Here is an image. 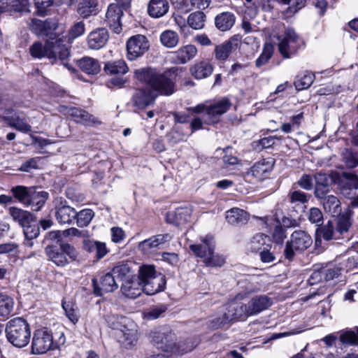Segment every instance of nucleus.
<instances>
[{
  "instance_id": "f257e3e1",
  "label": "nucleus",
  "mask_w": 358,
  "mask_h": 358,
  "mask_svg": "<svg viewBox=\"0 0 358 358\" xmlns=\"http://www.w3.org/2000/svg\"><path fill=\"white\" fill-rule=\"evenodd\" d=\"M136 78L149 85L155 95H171L175 90V83L170 71L163 73L151 68L141 69L135 71Z\"/></svg>"
},
{
  "instance_id": "f03ea898",
  "label": "nucleus",
  "mask_w": 358,
  "mask_h": 358,
  "mask_svg": "<svg viewBox=\"0 0 358 358\" xmlns=\"http://www.w3.org/2000/svg\"><path fill=\"white\" fill-rule=\"evenodd\" d=\"M6 334L8 341L12 345L21 348L29 343L31 329L24 319L16 317L8 322L6 327Z\"/></svg>"
},
{
  "instance_id": "7ed1b4c3",
  "label": "nucleus",
  "mask_w": 358,
  "mask_h": 358,
  "mask_svg": "<svg viewBox=\"0 0 358 358\" xmlns=\"http://www.w3.org/2000/svg\"><path fill=\"white\" fill-rule=\"evenodd\" d=\"M248 317H250V314L247 304L237 301H232L226 305L223 318L222 320L217 318L213 320L211 327L217 329L224 327L230 322L238 320H244Z\"/></svg>"
},
{
  "instance_id": "20e7f679",
  "label": "nucleus",
  "mask_w": 358,
  "mask_h": 358,
  "mask_svg": "<svg viewBox=\"0 0 358 358\" xmlns=\"http://www.w3.org/2000/svg\"><path fill=\"white\" fill-rule=\"evenodd\" d=\"M312 243V238L306 231H294L290 236V240L286 243L284 250L285 257L289 261L292 260L296 252L304 251L311 245Z\"/></svg>"
},
{
  "instance_id": "39448f33",
  "label": "nucleus",
  "mask_w": 358,
  "mask_h": 358,
  "mask_svg": "<svg viewBox=\"0 0 358 358\" xmlns=\"http://www.w3.org/2000/svg\"><path fill=\"white\" fill-rule=\"evenodd\" d=\"M278 50L284 58H290L299 48V37L292 28H287L283 35L278 36Z\"/></svg>"
},
{
  "instance_id": "423d86ee",
  "label": "nucleus",
  "mask_w": 358,
  "mask_h": 358,
  "mask_svg": "<svg viewBox=\"0 0 358 358\" xmlns=\"http://www.w3.org/2000/svg\"><path fill=\"white\" fill-rule=\"evenodd\" d=\"M53 347V336L46 328L36 330L31 343V353L41 355L47 352Z\"/></svg>"
},
{
  "instance_id": "0eeeda50",
  "label": "nucleus",
  "mask_w": 358,
  "mask_h": 358,
  "mask_svg": "<svg viewBox=\"0 0 358 358\" xmlns=\"http://www.w3.org/2000/svg\"><path fill=\"white\" fill-rule=\"evenodd\" d=\"M59 111L66 115L71 116L77 123L85 126H94L101 124V122L97 117L80 108L60 106Z\"/></svg>"
},
{
  "instance_id": "6e6552de",
  "label": "nucleus",
  "mask_w": 358,
  "mask_h": 358,
  "mask_svg": "<svg viewBox=\"0 0 358 358\" xmlns=\"http://www.w3.org/2000/svg\"><path fill=\"white\" fill-rule=\"evenodd\" d=\"M149 48V41L145 36L137 34L131 36L127 42L128 59L135 60L147 52Z\"/></svg>"
},
{
  "instance_id": "1a4fd4ad",
  "label": "nucleus",
  "mask_w": 358,
  "mask_h": 358,
  "mask_svg": "<svg viewBox=\"0 0 358 358\" xmlns=\"http://www.w3.org/2000/svg\"><path fill=\"white\" fill-rule=\"evenodd\" d=\"M6 114L3 120L10 127L23 133L31 131V127L23 113L9 108L6 110Z\"/></svg>"
},
{
  "instance_id": "9d476101",
  "label": "nucleus",
  "mask_w": 358,
  "mask_h": 358,
  "mask_svg": "<svg viewBox=\"0 0 358 358\" xmlns=\"http://www.w3.org/2000/svg\"><path fill=\"white\" fill-rule=\"evenodd\" d=\"M126 327L122 328L118 333V341L126 348L135 345L138 339V326L132 320L125 321Z\"/></svg>"
},
{
  "instance_id": "9b49d317",
  "label": "nucleus",
  "mask_w": 358,
  "mask_h": 358,
  "mask_svg": "<svg viewBox=\"0 0 358 358\" xmlns=\"http://www.w3.org/2000/svg\"><path fill=\"white\" fill-rule=\"evenodd\" d=\"M48 58L52 62L59 60L64 65H66L65 60L70 55L69 49L59 39L48 41Z\"/></svg>"
},
{
  "instance_id": "f8f14e48",
  "label": "nucleus",
  "mask_w": 358,
  "mask_h": 358,
  "mask_svg": "<svg viewBox=\"0 0 358 358\" xmlns=\"http://www.w3.org/2000/svg\"><path fill=\"white\" fill-rule=\"evenodd\" d=\"M169 234H160L144 240L138 243V248L143 254H150L158 250L160 245L171 241Z\"/></svg>"
},
{
  "instance_id": "ddd939ff",
  "label": "nucleus",
  "mask_w": 358,
  "mask_h": 358,
  "mask_svg": "<svg viewBox=\"0 0 358 358\" xmlns=\"http://www.w3.org/2000/svg\"><path fill=\"white\" fill-rule=\"evenodd\" d=\"M113 275L108 273L103 275L98 282L96 279L92 280L94 293L96 296H102L104 293L112 292L118 287L117 283Z\"/></svg>"
},
{
  "instance_id": "4468645a",
  "label": "nucleus",
  "mask_w": 358,
  "mask_h": 358,
  "mask_svg": "<svg viewBox=\"0 0 358 358\" xmlns=\"http://www.w3.org/2000/svg\"><path fill=\"white\" fill-rule=\"evenodd\" d=\"M123 13L117 3H110L108 7L105 22L116 34H120L122 31L121 18Z\"/></svg>"
},
{
  "instance_id": "2eb2a0df",
  "label": "nucleus",
  "mask_w": 358,
  "mask_h": 358,
  "mask_svg": "<svg viewBox=\"0 0 358 358\" xmlns=\"http://www.w3.org/2000/svg\"><path fill=\"white\" fill-rule=\"evenodd\" d=\"M30 29L38 36H50L57 28V22L52 20L45 21L32 18L28 23Z\"/></svg>"
},
{
  "instance_id": "dca6fc26",
  "label": "nucleus",
  "mask_w": 358,
  "mask_h": 358,
  "mask_svg": "<svg viewBox=\"0 0 358 358\" xmlns=\"http://www.w3.org/2000/svg\"><path fill=\"white\" fill-rule=\"evenodd\" d=\"M201 241L199 244L190 245L189 248L196 257L203 260L214 251L215 243L212 236H206Z\"/></svg>"
},
{
  "instance_id": "f3484780",
  "label": "nucleus",
  "mask_w": 358,
  "mask_h": 358,
  "mask_svg": "<svg viewBox=\"0 0 358 358\" xmlns=\"http://www.w3.org/2000/svg\"><path fill=\"white\" fill-rule=\"evenodd\" d=\"M231 103L227 99H223L207 108V118L206 122L208 123H215L217 122V117L227 113L230 108Z\"/></svg>"
},
{
  "instance_id": "a211bd4d",
  "label": "nucleus",
  "mask_w": 358,
  "mask_h": 358,
  "mask_svg": "<svg viewBox=\"0 0 358 358\" xmlns=\"http://www.w3.org/2000/svg\"><path fill=\"white\" fill-rule=\"evenodd\" d=\"M272 305V300L266 295L253 296L247 303L250 316L257 315Z\"/></svg>"
},
{
  "instance_id": "6ab92c4d",
  "label": "nucleus",
  "mask_w": 358,
  "mask_h": 358,
  "mask_svg": "<svg viewBox=\"0 0 358 358\" xmlns=\"http://www.w3.org/2000/svg\"><path fill=\"white\" fill-rule=\"evenodd\" d=\"M238 36H234L223 43L216 45L215 48V57L217 60L225 61L233 50H236L239 44Z\"/></svg>"
},
{
  "instance_id": "aec40b11",
  "label": "nucleus",
  "mask_w": 358,
  "mask_h": 358,
  "mask_svg": "<svg viewBox=\"0 0 358 358\" xmlns=\"http://www.w3.org/2000/svg\"><path fill=\"white\" fill-rule=\"evenodd\" d=\"M108 31L104 28L96 29L87 36V45L90 49L99 50L105 46L108 40Z\"/></svg>"
},
{
  "instance_id": "412c9836",
  "label": "nucleus",
  "mask_w": 358,
  "mask_h": 358,
  "mask_svg": "<svg viewBox=\"0 0 358 358\" xmlns=\"http://www.w3.org/2000/svg\"><path fill=\"white\" fill-rule=\"evenodd\" d=\"M353 212L348 209L343 214L337 216V222L336 227V233L340 236V238H346L349 240V230L352 226L351 217Z\"/></svg>"
},
{
  "instance_id": "4be33fe9",
  "label": "nucleus",
  "mask_w": 358,
  "mask_h": 358,
  "mask_svg": "<svg viewBox=\"0 0 358 358\" xmlns=\"http://www.w3.org/2000/svg\"><path fill=\"white\" fill-rule=\"evenodd\" d=\"M197 48L195 45L188 44L180 47L176 51L173 52L175 63L178 64H185L197 55Z\"/></svg>"
},
{
  "instance_id": "5701e85b",
  "label": "nucleus",
  "mask_w": 358,
  "mask_h": 358,
  "mask_svg": "<svg viewBox=\"0 0 358 358\" xmlns=\"http://www.w3.org/2000/svg\"><path fill=\"white\" fill-rule=\"evenodd\" d=\"M48 198V192L37 191L34 187H30L29 194L26 205L31 206L33 210L38 211L44 206Z\"/></svg>"
},
{
  "instance_id": "b1692460",
  "label": "nucleus",
  "mask_w": 358,
  "mask_h": 358,
  "mask_svg": "<svg viewBox=\"0 0 358 358\" xmlns=\"http://www.w3.org/2000/svg\"><path fill=\"white\" fill-rule=\"evenodd\" d=\"M166 278L161 273L150 278V280L143 284V292L147 295H154L165 288Z\"/></svg>"
},
{
  "instance_id": "393cba45",
  "label": "nucleus",
  "mask_w": 358,
  "mask_h": 358,
  "mask_svg": "<svg viewBox=\"0 0 358 358\" xmlns=\"http://www.w3.org/2000/svg\"><path fill=\"white\" fill-rule=\"evenodd\" d=\"M121 291L125 296L135 299L141 295V292L143 291V287L138 279L131 278L122 282Z\"/></svg>"
},
{
  "instance_id": "a878e982",
  "label": "nucleus",
  "mask_w": 358,
  "mask_h": 358,
  "mask_svg": "<svg viewBox=\"0 0 358 358\" xmlns=\"http://www.w3.org/2000/svg\"><path fill=\"white\" fill-rule=\"evenodd\" d=\"M83 244L84 250L88 252L94 253L97 259L103 258L108 252L106 245L103 242L85 239Z\"/></svg>"
},
{
  "instance_id": "bb28decb",
  "label": "nucleus",
  "mask_w": 358,
  "mask_h": 358,
  "mask_svg": "<svg viewBox=\"0 0 358 358\" xmlns=\"http://www.w3.org/2000/svg\"><path fill=\"white\" fill-rule=\"evenodd\" d=\"M160 349L165 352L171 353L182 355L192 350V348H182L181 345H178L176 343V336L171 331L166 337L164 339V343H162Z\"/></svg>"
},
{
  "instance_id": "cd10ccee",
  "label": "nucleus",
  "mask_w": 358,
  "mask_h": 358,
  "mask_svg": "<svg viewBox=\"0 0 358 358\" xmlns=\"http://www.w3.org/2000/svg\"><path fill=\"white\" fill-rule=\"evenodd\" d=\"M9 213L13 220L18 222L22 227L35 222L34 216L30 212L21 208L14 206L10 207Z\"/></svg>"
},
{
  "instance_id": "c85d7f7f",
  "label": "nucleus",
  "mask_w": 358,
  "mask_h": 358,
  "mask_svg": "<svg viewBox=\"0 0 358 358\" xmlns=\"http://www.w3.org/2000/svg\"><path fill=\"white\" fill-rule=\"evenodd\" d=\"M169 9L168 0H150L148 6L150 16L159 18L167 13Z\"/></svg>"
},
{
  "instance_id": "c756f323",
  "label": "nucleus",
  "mask_w": 358,
  "mask_h": 358,
  "mask_svg": "<svg viewBox=\"0 0 358 358\" xmlns=\"http://www.w3.org/2000/svg\"><path fill=\"white\" fill-rule=\"evenodd\" d=\"M152 92H147L145 90H138L135 92L132 97L134 105L138 108H143L151 104L156 99Z\"/></svg>"
},
{
  "instance_id": "7c9ffc66",
  "label": "nucleus",
  "mask_w": 358,
  "mask_h": 358,
  "mask_svg": "<svg viewBox=\"0 0 358 358\" xmlns=\"http://www.w3.org/2000/svg\"><path fill=\"white\" fill-rule=\"evenodd\" d=\"M213 71V65L207 61H201L194 64L190 68L192 76L196 79H203L210 76Z\"/></svg>"
},
{
  "instance_id": "2f4dec72",
  "label": "nucleus",
  "mask_w": 358,
  "mask_h": 358,
  "mask_svg": "<svg viewBox=\"0 0 358 358\" xmlns=\"http://www.w3.org/2000/svg\"><path fill=\"white\" fill-rule=\"evenodd\" d=\"M266 247H270V238L262 233L255 234L247 245L248 250L252 252H260Z\"/></svg>"
},
{
  "instance_id": "473e14b6",
  "label": "nucleus",
  "mask_w": 358,
  "mask_h": 358,
  "mask_svg": "<svg viewBox=\"0 0 358 358\" xmlns=\"http://www.w3.org/2000/svg\"><path fill=\"white\" fill-rule=\"evenodd\" d=\"M77 64L82 71L89 75H96L101 70L99 62L90 57H84L78 60Z\"/></svg>"
},
{
  "instance_id": "72a5a7b5",
  "label": "nucleus",
  "mask_w": 358,
  "mask_h": 358,
  "mask_svg": "<svg viewBox=\"0 0 358 358\" xmlns=\"http://www.w3.org/2000/svg\"><path fill=\"white\" fill-rule=\"evenodd\" d=\"M55 217L60 224H70L76 217V211L69 206L56 208Z\"/></svg>"
},
{
  "instance_id": "f704fd0d",
  "label": "nucleus",
  "mask_w": 358,
  "mask_h": 358,
  "mask_svg": "<svg viewBox=\"0 0 358 358\" xmlns=\"http://www.w3.org/2000/svg\"><path fill=\"white\" fill-rule=\"evenodd\" d=\"M48 259L58 266H64L68 264L66 255L63 254L61 248L55 245H47L45 248Z\"/></svg>"
},
{
  "instance_id": "c9c22d12",
  "label": "nucleus",
  "mask_w": 358,
  "mask_h": 358,
  "mask_svg": "<svg viewBox=\"0 0 358 358\" xmlns=\"http://www.w3.org/2000/svg\"><path fill=\"white\" fill-rule=\"evenodd\" d=\"M235 21V15L230 12L222 13L215 18L216 27L222 31L229 30L234 26Z\"/></svg>"
},
{
  "instance_id": "e433bc0d",
  "label": "nucleus",
  "mask_w": 358,
  "mask_h": 358,
  "mask_svg": "<svg viewBox=\"0 0 358 358\" xmlns=\"http://www.w3.org/2000/svg\"><path fill=\"white\" fill-rule=\"evenodd\" d=\"M324 210L334 217L341 214L342 207L340 200L334 195L329 194L322 200Z\"/></svg>"
},
{
  "instance_id": "4c0bfd02",
  "label": "nucleus",
  "mask_w": 358,
  "mask_h": 358,
  "mask_svg": "<svg viewBox=\"0 0 358 358\" xmlns=\"http://www.w3.org/2000/svg\"><path fill=\"white\" fill-rule=\"evenodd\" d=\"M77 11L83 18H87L98 13L96 0H82L78 6Z\"/></svg>"
},
{
  "instance_id": "58836bf2",
  "label": "nucleus",
  "mask_w": 358,
  "mask_h": 358,
  "mask_svg": "<svg viewBox=\"0 0 358 358\" xmlns=\"http://www.w3.org/2000/svg\"><path fill=\"white\" fill-rule=\"evenodd\" d=\"M273 164L269 161L263 159L256 162L250 169L248 175H251L257 180H262L265 173L272 169Z\"/></svg>"
},
{
  "instance_id": "ea45409f",
  "label": "nucleus",
  "mask_w": 358,
  "mask_h": 358,
  "mask_svg": "<svg viewBox=\"0 0 358 358\" xmlns=\"http://www.w3.org/2000/svg\"><path fill=\"white\" fill-rule=\"evenodd\" d=\"M226 220L231 224H244L248 220V214L242 209L233 208L226 212Z\"/></svg>"
},
{
  "instance_id": "a19ab883",
  "label": "nucleus",
  "mask_w": 358,
  "mask_h": 358,
  "mask_svg": "<svg viewBox=\"0 0 358 358\" xmlns=\"http://www.w3.org/2000/svg\"><path fill=\"white\" fill-rule=\"evenodd\" d=\"M159 39L162 45L167 48H173L176 47L180 42L178 34L171 29L164 31L160 34Z\"/></svg>"
},
{
  "instance_id": "79ce46f5",
  "label": "nucleus",
  "mask_w": 358,
  "mask_h": 358,
  "mask_svg": "<svg viewBox=\"0 0 358 358\" xmlns=\"http://www.w3.org/2000/svg\"><path fill=\"white\" fill-rule=\"evenodd\" d=\"M338 339L344 346L358 345V334L351 329H343L339 331Z\"/></svg>"
},
{
  "instance_id": "37998d69",
  "label": "nucleus",
  "mask_w": 358,
  "mask_h": 358,
  "mask_svg": "<svg viewBox=\"0 0 358 358\" xmlns=\"http://www.w3.org/2000/svg\"><path fill=\"white\" fill-rule=\"evenodd\" d=\"M15 302L13 299L3 293H0V316L8 317L13 312Z\"/></svg>"
},
{
  "instance_id": "c03bdc74",
  "label": "nucleus",
  "mask_w": 358,
  "mask_h": 358,
  "mask_svg": "<svg viewBox=\"0 0 358 358\" xmlns=\"http://www.w3.org/2000/svg\"><path fill=\"white\" fill-rule=\"evenodd\" d=\"M128 69L126 62L122 59L108 62L104 66L105 71L110 74H125Z\"/></svg>"
},
{
  "instance_id": "a18cd8bd",
  "label": "nucleus",
  "mask_w": 358,
  "mask_h": 358,
  "mask_svg": "<svg viewBox=\"0 0 358 358\" xmlns=\"http://www.w3.org/2000/svg\"><path fill=\"white\" fill-rule=\"evenodd\" d=\"M315 185H330L329 180L334 183H338L341 180V176L338 172L333 171L329 175L324 173H317L314 176Z\"/></svg>"
},
{
  "instance_id": "49530a36",
  "label": "nucleus",
  "mask_w": 358,
  "mask_h": 358,
  "mask_svg": "<svg viewBox=\"0 0 358 358\" xmlns=\"http://www.w3.org/2000/svg\"><path fill=\"white\" fill-rule=\"evenodd\" d=\"M206 22V15L201 11L191 13L187 18L189 26L196 30L201 29L204 27Z\"/></svg>"
},
{
  "instance_id": "de8ad7c7",
  "label": "nucleus",
  "mask_w": 358,
  "mask_h": 358,
  "mask_svg": "<svg viewBox=\"0 0 358 358\" xmlns=\"http://www.w3.org/2000/svg\"><path fill=\"white\" fill-rule=\"evenodd\" d=\"M280 3L288 5L289 7L284 11L286 17H290L299 10L305 6L306 0H278Z\"/></svg>"
},
{
  "instance_id": "09e8293b",
  "label": "nucleus",
  "mask_w": 358,
  "mask_h": 358,
  "mask_svg": "<svg viewBox=\"0 0 358 358\" xmlns=\"http://www.w3.org/2000/svg\"><path fill=\"white\" fill-rule=\"evenodd\" d=\"M317 234L326 241L340 239V236L336 234V229L331 222H328L325 225L319 229L317 231Z\"/></svg>"
},
{
  "instance_id": "8fccbe9b",
  "label": "nucleus",
  "mask_w": 358,
  "mask_h": 358,
  "mask_svg": "<svg viewBox=\"0 0 358 358\" xmlns=\"http://www.w3.org/2000/svg\"><path fill=\"white\" fill-rule=\"evenodd\" d=\"M158 274L156 272L154 266L152 265H143L139 268L138 271V281L143 287V284L150 280V278Z\"/></svg>"
},
{
  "instance_id": "3c124183",
  "label": "nucleus",
  "mask_w": 358,
  "mask_h": 358,
  "mask_svg": "<svg viewBox=\"0 0 358 358\" xmlns=\"http://www.w3.org/2000/svg\"><path fill=\"white\" fill-rule=\"evenodd\" d=\"M29 52L34 58H48V41H46L45 45H43L41 42L38 41L34 43L29 48Z\"/></svg>"
},
{
  "instance_id": "603ef678",
  "label": "nucleus",
  "mask_w": 358,
  "mask_h": 358,
  "mask_svg": "<svg viewBox=\"0 0 358 358\" xmlns=\"http://www.w3.org/2000/svg\"><path fill=\"white\" fill-rule=\"evenodd\" d=\"M110 273L113 275L115 278H120L123 282H124L125 280L132 278L131 269L127 264H120L115 266Z\"/></svg>"
},
{
  "instance_id": "864d4df0",
  "label": "nucleus",
  "mask_w": 358,
  "mask_h": 358,
  "mask_svg": "<svg viewBox=\"0 0 358 358\" xmlns=\"http://www.w3.org/2000/svg\"><path fill=\"white\" fill-rule=\"evenodd\" d=\"M273 45L271 43H266L264 45L262 54L255 62L256 66L260 67L266 64L271 58L273 53Z\"/></svg>"
},
{
  "instance_id": "5fc2aeb1",
  "label": "nucleus",
  "mask_w": 358,
  "mask_h": 358,
  "mask_svg": "<svg viewBox=\"0 0 358 358\" xmlns=\"http://www.w3.org/2000/svg\"><path fill=\"white\" fill-rule=\"evenodd\" d=\"M62 308L65 311L66 317L69 320L76 324L78 321L79 315H78V309L76 304L72 302H62Z\"/></svg>"
},
{
  "instance_id": "6e6d98bb",
  "label": "nucleus",
  "mask_w": 358,
  "mask_h": 358,
  "mask_svg": "<svg viewBox=\"0 0 358 358\" xmlns=\"http://www.w3.org/2000/svg\"><path fill=\"white\" fill-rule=\"evenodd\" d=\"M131 320L130 319L120 316L117 315L111 314L108 315L106 317V321L108 325L114 329H117L119 331L122 329L126 327L125 321Z\"/></svg>"
},
{
  "instance_id": "4d7b16f0",
  "label": "nucleus",
  "mask_w": 358,
  "mask_h": 358,
  "mask_svg": "<svg viewBox=\"0 0 358 358\" xmlns=\"http://www.w3.org/2000/svg\"><path fill=\"white\" fill-rule=\"evenodd\" d=\"M203 263L208 267H220L224 264L225 258L223 255L215 253L213 251L203 260Z\"/></svg>"
},
{
  "instance_id": "13d9d810",
  "label": "nucleus",
  "mask_w": 358,
  "mask_h": 358,
  "mask_svg": "<svg viewBox=\"0 0 358 358\" xmlns=\"http://www.w3.org/2000/svg\"><path fill=\"white\" fill-rule=\"evenodd\" d=\"M94 213L91 209H84L76 212L77 224L80 227L87 226L94 217Z\"/></svg>"
},
{
  "instance_id": "bf43d9fd",
  "label": "nucleus",
  "mask_w": 358,
  "mask_h": 358,
  "mask_svg": "<svg viewBox=\"0 0 358 358\" xmlns=\"http://www.w3.org/2000/svg\"><path fill=\"white\" fill-rule=\"evenodd\" d=\"M30 187H24L22 185H18L16 187H13L10 192H12L13 196L20 203H22L26 205L27 201L28 199V196L29 194Z\"/></svg>"
},
{
  "instance_id": "052dcab7",
  "label": "nucleus",
  "mask_w": 358,
  "mask_h": 358,
  "mask_svg": "<svg viewBox=\"0 0 358 358\" xmlns=\"http://www.w3.org/2000/svg\"><path fill=\"white\" fill-rule=\"evenodd\" d=\"M85 31V25L83 21L76 22L68 32V41L71 42L74 39L83 36Z\"/></svg>"
},
{
  "instance_id": "680f3d73",
  "label": "nucleus",
  "mask_w": 358,
  "mask_h": 358,
  "mask_svg": "<svg viewBox=\"0 0 358 358\" xmlns=\"http://www.w3.org/2000/svg\"><path fill=\"white\" fill-rule=\"evenodd\" d=\"M315 78L314 73H307L303 77L294 81V86L297 90H306L313 84Z\"/></svg>"
},
{
  "instance_id": "e2e57ef3",
  "label": "nucleus",
  "mask_w": 358,
  "mask_h": 358,
  "mask_svg": "<svg viewBox=\"0 0 358 358\" xmlns=\"http://www.w3.org/2000/svg\"><path fill=\"white\" fill-rule=\"evenodd\" d=\"M343 160L349 168H355L358 166V152L347 149L343 153Z\"/></svg>"
},
{
  "instance_id": "0e129e2a",
  "label": "nucleus",
  "mask_w": 358,
  "mask_h": 358,
  "mask_svg": "<svg viewBox=\"0 0 358 358\" xmlns=\"http://www.w3.org/2000/svg\"><path fill=\"white\" fill-rule=\"evenodd\" d=\"M171 331L167 328H162L158 331H153L151 334L152 341L159 348L162 343H164V339Z\"/></svg>"
},
{
  "instance_id": "69168bd1",
  "label": "nucleus",
  "mask_w": 358,
  "mask_h": 358,
  "mask_svg": "<svg viewBox=\"0 0 358 358\" xmlns=\"http://www.w3.org/2000/svg\"><path fill=\"white\" fill-rule=\"evenodd\" d=\"M290 201L292 203H304L308 201V195L301 190H291L289 193Z\"/></svg>"
},
{
  "instance_id": "338daca9",
  "label": "nucleus",
  "mask_w": 358,
  "mask_h": 358,
  "mask_svg": "<svg viewBox=\"0 0 358 358\" xmlns=\"http://www.w3.org/2000/svg\"><path fill=\"white\" fill-rule=\"evenodd\" d=\"M23 229L26 239L33 240L39 235V227L34 223L29 224L23 227Z\"/></svg>"
},
{
  "instance_id": "774afa93",
  "label": "nucleus",
  "mask_w": 358,
  "mask_h": 358,
  "mask_svg": "<svg viewBox=\"0 0 358 358\" xmlns=\"http://www.w3.org/2000/svg\"><path fill=\"white\" fill-rule=\"evenodd\" d=\"M175 222L178 224L187 222L189 220V210L187 208H178L174 212Z\"/></svg>"
}]
</instances>
